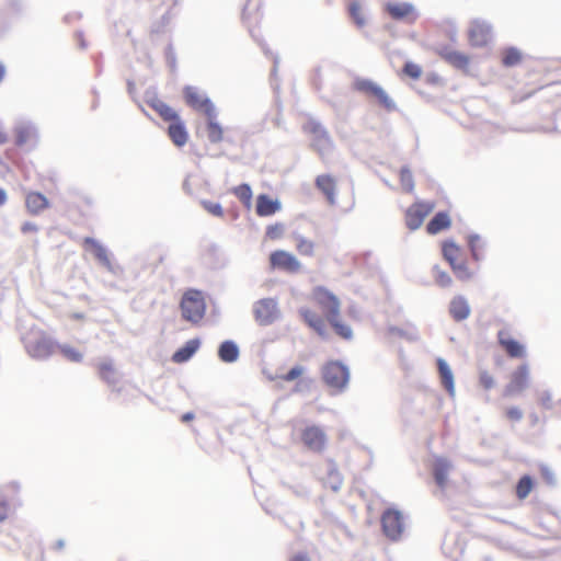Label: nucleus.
I'll return each mask as SVG.
<instances>
[{"mask_svg": "<svg viewBox=\"0 0 561 561\" xmlns=\"http://www.w3.org/2000/svg\"><path fill=\"white\" fill-rule=\"evenodd\" d=\"M180 307L184 320L193 324L201 322L206 312V302L203 291L193 288L186 290L182 297Z\"/></svg>", "mask_w": 561, "mask_h": 561, "instance_id": "1", "label": "nucleus"}, {"mask_svg": "<svg viewBox=\"0 0 561 561\" xmlns=\"http://www.w3.org/2000/svg\"><path fill=\"white\" fill-rule=\"evenodd\" d=\"M321 377L328 387L343 390L350 381V369L341 360H329L321 368Z\"/></svg>", "mask_w": 561, "mask_h": 561, "instance_id": "2", "label": "nucleus"}, {"mask_svg": "<svg viewBox=\"0 0 561 561\" xmlns=\"http://www.w3.org/2000/svg\"><path fill=\"white\" fill-rule=\"evenodd\" d=\"M354 88L368 96L375 98L379 105L387 112L390 113L398 110L396 102L388 95L385 89L373 80L356 78L354 81Z\"/></svg>", "mask_w": 561, "mask_h": 561, "instance_id": "3", "label": "nucleus"}, {"mask_svg": "<svg viewBox=\"0 0 561 561\" xmlns=\"http://www.w3.org/2000/svg\"><path fill=\"white\" fill-rule=\"evenodd\" d=\"M253 316L261 327L273 324L279 318L277 301L274 298H262L253 305Z\"/></svg>", "mask_w": 561, "mask_h": 561, "instance_id": "4", "label": "nucleus"}, {"mask_svg": "<svg viewBox=\"0 0 561 561\" xmlns=\"http://www.w3.org/2000/svg\"><path fill=\"white\" fill-rule=\"evenodd\" d=\"M304 130L313 136V147L321 154L332 149L333 142L327 128L317 119L310 118L304 125Z\"/></svg>", "mask_w": 561, "mask_h": 561, "instance_id": "5", "label": "nucleus"}, {"mask_svg": "<svg viewBox=\"0 0 561 561\" xmlns=\"http://www.w3.org/2000/svg\"><path fill=\"white\" fill-rule=\"evenodd\" d=\"M381 528L387 538L398 540L404 528L402 513L396 508H387L381 516Z\"/></svg>", "mask_w": 561, "mask_h": 561, "instance_id": "6", "label": "nucleus"}, {"mask_svg": "<svg viewBox=\"0 0 561 561\" xmlns=\"http://www.w3.org/2000/svg\"><path fill=\"white\" fill-rule=\"evenodd\" d=\"M58 342L47 335H39L34 340H27L25 348L30 356L36 359H46L55 353Z\"/></svg>", "mask_w": 561, "mask_h": 561, "instance_id": "7", "label": "nucleus"}, {"mask_svg": "<svg viewBox=\"0 0 561 561\" xmlns=\"http://www.w3.org/2000/svg\"><path fill=\"white\" fill-rule=\"evenodd\" d=\"M183 98L188 106L204 111L207 118H216L217 113L211 100L208 96H202L195 87L185 85Z\"/></svg>", "mask_w": 561, "mask_h": 561, "instance_id": "8", "label": "nucleus"}, {"mask_svg": "<svg viewBox=\"0 0 561 561\" xmlns=\"http://www.w3.org/2000/svg\"><path fill=\"white\" fill-rule=\"evenodd\" d=\"M313 297L324 312L325 319L331 316H340V300L339 298L323 286L314 288Z\"/></svg>", "mask_w": 561, "mask_h": 561, "instance_id": "9", "label": "nucleus"}, {"mask_svg": "<svg viewBox=\"0 0 561 561\" xmlns=\"http://www.w3.org/2000/svg\"><path fill=\"white\" fill-rule=\"evenodd\" d=\"M270 265L272 270H279L287 273H297L300 268V262L297 257L285 250L273 251L270 254Z\"/></svg>", "mask_w": 561, "mask_h": 561, "instance_id": "10", "label": "nucleus"}, {"mask_svg": "<svg viewBox=\"0 0 561 561\" xmlns=\"http://www.w3.org/2000/svg\"><path fill=\"white\" fill-rule=\"evenodd\" d=\"M470 44L474 47H484L492 38V26L483 20H473L468 31Z\"/></svg>", "mask_w": 561, "mask_h": 561, "instance_id": "11", "label": "nucleus"}, {"mask_svg": "<svg viewBox=\"0 0 561 561\" xmlns=\"http://www.w3.org/2000/svg\"><path fill=\"white\" fill-rule=\"evenodd\" d=\"M529 380V366L524 363L512 373L510 382L505 386L504 396L511 397L527 388Z\"/></svg>", "mask_w": 561, "mask_h": 561, "instance_id": "12", "label": "nucleus"}, {"mask_svg": "<svg viewBox=\"0 0 561 561\" xmlns=\"http://www.w3.org/2000/svg\"><path fill=\"white\" fill-rule=\"evenodd\" d=\"M436 53L455 69L468 72L470 59L466 54L450 49L447 45L437 47Z\"/></svg>", "mask_w": 561, "mask_h": 561, "instance_id": "13", "label": "nucleus"}, {"mask_svg": "<svg viewBox=\"0 0 561 561\" xmlns=\"http://www.w3.org/2000/svg\"><path fill=\"white\" fill-rule=\"evenodd\" d=\"M301 439L305 446L312 451L320 453L324 449L325 434L316 425L306 427L302 431Z\"/></svg>", "mask_w": 561, "mask_h": 561, "instance_id": "14", "label": "nucleus"}, {"mask_svg": "<svg viewBox=\"0 0 561 561\" xmlns=\"http://www.w3.org/2000/svg\"><path fill=\"white\" fill-rule=\"evenodd\" d=\"M431 210L432 206L425 203H416L410 206L405 211L407 227L410 230L419 229Z\"/></svg>", "mask_w": 561, "mask_h": 561, "instance_id": "15", "label": "nucleus"}, {"mask_svg": "<svg viewBox=\"0 0 561 561\" xmlns=\"http://www.w3.org/2000/svg\"><path fill=\"white\" fill-rule=\"evenodd\" d=\"M299 316L321 339L327 340L329 337L324 320L316 311L308 308H300Z\"/></svg>", "mask_w": 561, "mask_h": 561, "instance_id": "16", "label": "nucleus"}, {"mask_svg": "<svg viewBox=\"0 0 561 561\" xmlns=\"http://www.w3.org/2000/svg\"><path fill=\"white\" fill-rule=\"evenodd\" d=\"M282 209L278 198H272L268 194L262 193L256 196L255 213L260 217H270Z\"/></svg>", "mask_w": 561, "mask_h": 561, "instance_id": "17", "label": "nucleus"}, {"mask_svg": "<svg viewBox=\"0 0 561 561\" xmlns=\"http://www.w3.org/2000/svg\"><path fill=\"white\" fill-rule=\"evenodd\" d=\"M169 123L170 124L168 126L167 134L170 140L176 147H183L188 139V133L185 123L181 119L180 115H178V118L170 119Z\"/></svg>", "mask_w": 561, "mask_h": 561, "instance_id": "18", "label": "nucleus"}, {"mask_svg": "<svg viewBox=\"0 0 561 561\" xmlns=\"http://www.w3.org/2000/svg\"><path fill=\"white\" fill-rule=\"evenodd\" d=\"M145 102L156 111L159 116L164 121L169 122L172 118H178V112H175L170 105L157 98L154 93L150 91L145 92Z\"/></svg>", "mask_w": 561, "mask_h": 561, "instance_id": "19", "label": "nucleus"}, {"mask_svg": "<svg viewBox=\"0 0 561 561\" xmlns=\"http://www.w3.org/2000/svg\"><path fill=\"white\" fill-rule=\"evenodd\" d=\"M83 245L93 254L101 265L106 267L108 271L112 270L108 251L101 242L92 237H85L83 239Z\"/></svg>", "mask_w": 561, "mask_h": 561, "instance_id": "20", "label": "nucleus"}, {"mask_svg": "<svg viewBox=\"0 0 561 561\" xmlns=\"http://www.w3.org/2000/svg\"><path fill=\"white\" fill-rule=\"evenodd\" d=\"M15 145L22 147L33 139H37V128L31 122H20L14 126Z\"/></svg>", "mask_w": 561, "mask_h": 561, "instance_id": "21", "label": "nucleus"}, {"mask_svg": "<svg viewBox=\"0 0 561 561\" xmlns=\"http://www.w3.org/2000/svg\"><path fill=\"white\" fill-rule=\"evenodd\" d=\"M217 356L225 364H233L240 357V347L236 341L225 340L218 345Z\"/></svg>", "mask_w": 561, "mask_h": 561, "instance_id": "22", "label": "nucleus"}, {"mask_svg": "<svg viewBox=\"0 0 561 561\" xmlns=\"http://www.w3.org/2000/svg\"><path fill=\"white\" fill-rule=\"evenodd\" d=\"M450 468L451 463L447 458L437 457L434 461L432 474L435 483L440 489H444L446 486Z\"/></svg>", "mask_w": 561, "mask_h": 561, "instance_id": "23", "label": "nucleus"}, {"mask_svg": "<svg viewBox=\"0 0 561 561\" xmlns=\"http://www.w3.org/2000/svg\"><path fill=\"white\" fill-rule=\"evenodd\" d=\"M470 306L468 300L463 296H456L449 304V313L451 318L457 321L466 320L470 314Z\"/></svg>", "mask_w": 561, "mask_h": 561, "instance_id": "24", "label": "nucleus"}, {"mask_svg": "<svg viewBox=\"0 0 561 561\" xmlns=\"http://www.w3.org/2000/svg\"><path fill=\"white\" fill-rule=\"evenodd\" d=\"M201 341L198 339H191L179 347L172 355V360L176 364L188 362L194 354L198 351Z\"/></svg>", "mask_w": 561, "mask_h": 561, "instance_id": "25", "label": "nucleus"}, {"mask_svg": "<svg viewBox=\"0 0 561 561\" xmlns=\"http://www.w3.org/2000/svg\"><path fill=\"white\" fill-rule=\"evenodd\" d=\"M451 220L447 211H437L426 224V232L431 236L437 234L450 227Z\"/></svg>", "mask_w": 561, "mask_h": 561, "instance_id": "26", "label": "nucleus"}, {"mask_svg": "<svg viewBox=\"0 0 561 561\" xmlns=\"http://www.w3.org/2000/svg\"><path fill=\"white\" fill-rule=\"evenodd\" d=\"M436 364L443 387L448 391L450 396H454L455 380L449 364L444 358L440 357L437 358Z\"/></svg>", "mask_w": 561, "mask_h": 561, "instance_id": "27", "label": "nucleus"}, {"mask_svg": "<svg viewBox=\"0 0 561 561\" xmlns=\"http://www.w3.org/2000/svg\"><path fill=\"white\" fill-rule=\"evenodd\" d=\"M385 9L396 21H401L408 18L415 10L414 5L410 2H388Z\"/></svg>", "mask_w": 561, "mask_h": 561, "instance_id": "28", "label": "nucleus"}, {"mask_svg": "<svg viewBox=\"0 0 561 561\" xmlns=\"http://www.w3.org/2000/svg\"><path fill=\"white\" fill-rule=\"evenodd\" d=\"M316 186L325 195L330 205L335 204V181L331 175H318Z\"/></svg>", "mask_w": 561, "mask_h": 561, "instance_id": "29", "label": "nucleus"}, {"mask_svg": "<svg viewBox=\"0 0 561 561\" xmlns=\"http://www.w3.org/2000/svg\"><path fill=\"white\" fill-rule=\"evenodd\" d=\"M25 204L31 214H38L43 209L47 208L49 205V202L47 197L38 192H31L26 195Z\"/></svg>", "mask_w": 561, "mask_h": 561, "instance_id": "30", "label": "nucleus"}, {"mask_svg": "<svg viewBox=\"0 0 561 561\" xmlns=\"http://www.w3.org/2000/svg\"><path fill=\"white\" fill-rule=\"evenodd\" d=\"M500 344L512 358H522L526 355L525 346L513 337L503 339L500 336Z\"/></svg>", "mask_w": 561, "mask_h": 561, "instance_id": "31", "label": "nucleus"}, {"mask_svg": "<svg viewBox=\"0 0 561 561\" xmlns=\"http://www.w3.org/2000/svg\"><path fill=\"white\" fill-rule=\"evenodd\" d=\"M99 376L110 386H115L117 378L115 376L114 365L112 359H106L99 365Z\"/></svg>", "mask_w": 561, "mask_h": 561, "instance_id": "32", "label": "nucleus"}, {"mask_svg": "<svg viewBox=\"0 0 561 561\" xmlns=\"http://www.w3.org/2000/svg\"><path fill=\"white\" fill-rule=\"evenodd\" d=\"M534 488V479L529 474L522 476L516 485L515 493L519 500L526 499Z\"/></svg>", "mask_w": 561, "mask_h": 561, "instance_id": "33", "label": "nucleus"}, {"mask_svg": "<svg viewBox=\"0 0 561 561\" xmlns=\"http://www.w3.org/2000/svg\"><path fill=\"white\" fill-rule=\"evenodd\" d=\"M328 322L333 328L334 332L344 340H351L353 337V330L348 324H345L339 320V316L328 317Z\"/></svg>", "mask_w": 561, "mask_h": 561, "instance_id": "34", "label": "nucleus"}, {"mask_svg": "<svg viewBox=\"0 0 561 561\" xmlns=\"http://www.w3.org/2000/svg\"><path fill=\"white\" fill-rule=\"evenodd\" d=\"M232 193L244 205L245 208L250 209L252 206V188L248 183H241L232 188Z\"/></svg>", "mask_w": 561, "mask_h": 561, "instance_id": "35", "label": "nucleus"}, {"mask_svg": "<svg viewBox=\"0 0 561 561\" xmlns=\"http://www.w3.org/2000/svg\"><path fill=\"white\" fill-rule=\"evenodd\" d=\"M347 12L354 24L362 28L366 25L365 15L362 12V7L357 0H353L348 3Z\"/></svg>", "mask_w": 561, "mask_h": 561, "instance_id": "36", "label": "nucleus"}, {"mask_svg": "<svg viewBox=\"0 0 561 561\" xmlns=\"http://www.w3.org/2000/svg\"><path fill=\"white\" fill-rule=\"evenodd\" d=\"M207 137H208L209 142H211V144H218L224 139L222 127L216 121V118H208Z\"/></svg>", "mask_w": 561, "mask_h": 561, "instance_id": "37", "label": "nucleus"}, {"mask_svg": "<svg viewBox=\"0 0 561 561\" xmlns=\"http://www.w3.org/2000/svg\"><path fill=\"white\" fill-rule=\"evenodd\" d=\"M400 184L407 193H413L415 183L412 171L409 165H402L399 171Z\"/></svg>", "mask_w": 561, "mask_h": 561, "instance_id": "38", "label": "nucleus"}, {"mask_svg": "<svg viewBox=\"0 0 561 561\" xmlns=\"http://www.w3.org/2000/svg\"><path fill=\"white\" fill-rule=\"evenodd\" d=\"M387 331L389 335H394L410 342H414L419 339V334L415 328L403 329L396 325H389Z\"/></svg>", "mask_w": 561, "mask_h": 561, "instance_id": "39", "label": "nucleus"}, {"mask_svg": "<svg viewBox=\"0 0 561 561\" xmlns=\"http://www.w3.org/2000/svg\"><path fill=\"white\" fill-rule=\"evenodd\" d=\"M522 60V53L516 47H507L502 55V64L505 67H514Z\"/></svg>", "mask_w": 561, "mask_h": 561, "instance_id": "40", "label": "nucleus"}, {"mask_svg": "<svg viewBox=\"0 0 561 561\" xmlns=\"http://www.w3.org/2000/svg\"><path fill=\"white\" fill-rule=\"evenodd\" d=\"M57 350H59L64 357L69 362L80 363L83 359L82 353L70 345L58 343Z\"/></svg>", "mask_w": 561, "mask_h": 561, "instance_id": "41", "label": "nucleus"}, {"mask_svg": "<svg viewBox=\"0 0 561 561\" xmlns=\"http://www.w3.org/2000/svg\"><path fill=\"white\" fill-rule=\"evenodd\" d=\"M305 369L306 368L301 365H295L286 374L277 376V377L270 376L268 378H270V380H274L275 378H280L282 380L289 382V381L300 379Z\"/></svg>", "mask_w": 561, "mask_h": 561, "instance_id": "42", "label": "nucleus"}, {"mask_svg": "<svg viewBox=\"0 0 561 561\" xmlns=\"http://www.w3.org/2000/svg\"><path fill=\"white\" fill-rule=\"evenodd\" d=\"M202 207L210 215L215 217H222L224 216V208L220 203L211 202L208 199H201Z\"/></svg>", "mask_w": 561, "mask_h": 561, "instance_id": "43", "label": "nucleus"}, {"mask_svg": "<svg viewBox=\"0 0 561 561\" xmlns=\"http://www.w3.org/2000/svg\"><path fill=\"white\" fill-rule=\"evenodd\" d=\"M297 251L301 255L312 256L314 252V243L304 237L297 239Z\"/></svg>", "mask_w": 561, "mask_h": 561, "instance_id": "44", "label": "nucleus"}, {"mask_svg": "<svg viewBox=\"0 0 561 561\" xmlns=\"http://www.w3.org/2000/svg\"><path fill=\"white\" fill-rule=\"evenodd\" d=\"M402 72L407 77H409L413 80H417L422 75V69L419 65H416L413 61H405L403 65V68H402Z\"/></svg>", "mask_w": 561, "mask_h": 561, "instance_id": "45", "label": "nucleus"}, {"mask_svg": "<svg viewBox=\"0 0 561 561\" xmlns=\"http://www.w3.org/2000/svg\"><path fill=\"white\" fill-rule=\"evenodd\" d=\"M313 385V379L310 377H301L297 380L295 387L293 388L291 392L294 393H300V392H308L310 391L311 387Z\"/></svg>", "mask_w": 561, "mask_h": 561, "instance_id": "46", "label": "nucleus"}, {"mask_svg": "<svg viewBox=\"0 0 561 561\" xmlns=\"http://www.w3.org/2000/svg\"><path fill=\"white\" fill-rule=\"evenodd\" d=\"M454 273L459 280H469L472 276V273L469 271L467 264L465 262H459L457 266H454Z\"/></svg>", "mask_w": 561, "mask_h": 561, "instance_id": "47", "label": "nucleus"}, {"mask_svg": "<svg viewBox=\"0 0 561 561\" xmlns=\"http://www.w3.org/2000/svg\"><path fill=\"white\" fill-rule=\"evenodd\" d=\"M284 229L285 227L280 222L270 225L266 227L265 236L272 240L278 239L283 236Z\"/></svg>", "mask_w": 561, "mask_h": 561, "instance_id": "48", "label": "nucleus"}, {"mask_svg": "<svg viewBox=\"0 0 561 561\" xmlns=\"http://www.w3.org/2000/svg\"><path fill=\"white\" fill-rule=\"evenodd\" d=\"M434 272L436 273V283L440 287H449L451 285V277L445 271H440L437 265L434 266Z\"/></svg>", "mask_w": 561, "mask_h": 561, "instance_id": "49", "label": "nucleus"}, {"mask_svg": "<svg viewBox=\"0 0 561 561\" xmlns=\"http://www.w3.org/2000/svg\"><path fill=\"white\" fill-rule=\"evenodd\" d=\"M458 251H459V247L457 245V243L454 240L448 239L443 242V245H442L443 257H447L448 255H456Z\"/></svg>", "mask_w": 561, "mask_h": 561, "instance_id": "50", "label": "nucleus"}, {"mask_svg": "<svg viewBox=\"0 0 561 561\" xmlns=\"http://www.w3.org/2000/svg\"><path fill=\"white\" fill-rule=\"evenodd\" d=\"M480 241V236L478 233H471L468 236V248L471 253V256L474 260H479L478 253V242Z\"/></svg>", "mask_w": 561, "mask_h": 561, "instance_id": "51", "label": "nucleus"}, {"mask_svg": "<svg viewBox=\"0 0 561 561\" xmlns=\"http://www.w3.org/2000/svg\"><path fill=\"white\" fill-rule=\"evenodd\" d=\"M445 33L450 42L455 43L457 41L458 28L453 20L445 21Z\"/></svg>", "mask_w": 561, "mask_h": 561, "instance_id": "52", "label": "nucleus"}, {"mask_svg": "<svg viewBox=\"0 0 561 561\" xmlns=\"http://www.w3.org/2000/svg\"><path fill=\"white\" fill-rule=\"evenodd\" d=\"M479 382L485 390L492 389L495 385L494 378L486 370L480 373Z\"/></svg>", "mask_w": 561, "mask_h": 561, "instance_id": "53", "label": "nucleus"}, {"mask_svg": "<svg viewBox=\"0 0 561 561\" xmlns=\"http://www.w3.org/2000/svg\"><path fill=\"white\" fill-rule=\"evenodd\" d=\"M540 473L547 484L552 485V486L556 485L554 473L548 466H541Z\"/></svg>", "mask_w": 561, "mask_h": 561, "instance_id": "54", "label": "nucleus"}, {"mask_svg": "<svg viewBox=\"0 0 561 561\" xmlns=\"http://www.w3.org/2000/svg\"><path fill=\"white\" fill-rule=\"evenodd\" d=\"M165 59H167V62L169 65V67L171 68V70H175L176 68V57H175V51L172 47L171 44H169L167 47H165Z\"/></svg>", "mask_w": 561, "mask_h": 561, "instance_id": "55", "label": "nucleus"}, {"mask_svg": "<svg viewBox=\"0 0 561 561\" xmlns=\"http://www.w3.org/2000/svg\"><path fill=\"white\" fill-rule=\"evenodd\" d=\"M506 416L515 422H519L523 419V412L517 407H511L506 410Z\"/></svg>", "mask_w": 561, "mask_h": 561, "instance_id": "56", "label": "nucleus"}, {"mask_svg": "<svg viewBox=\"0 0 561 561\" xmlns=\"http://www.w3.org/2000/svg\"><path fill=\"white\" fill-rule=\"evenodd\" d=\"M539 401H540V404L547 410H550L553 407L552 396H551L550 391H548V390L543 391L540 394Z\"/></svg>", "mask_w": 561, "mask_h": 561, "instance_id": "57", "label": "nucleus"}, {"mask_svg": "<svg viewBox=\"0 0 561 561\" xmlns=\"http://www.w3.org/2000/svg\"><path fill=\"white\" fill-rule=\"evenodd\" d=\"M9 8L15 14H22L25 5L22 0H9Z\"/></svg>", "mask_w": 561, "mask_h": 561, "instance_id": "58", "label": "nucleus"}, {"mask_svg": "<svg viewBox=\"0 0 561 561\" xmlns=\"http://www.w3.org/2000/svg\"><path fill=\"white\" fill-rule=\"evenodd\" d=\"M312 85L317 91L321 89V69L319 67L314 69L312 77Z\"/></svg>", "mask_w": 561, "mask_h": 561, "instance_id": "59", "label": "nucleus"}, {"mask_svg": "<svg viewBox=\"0 0 561 561\" xmlns=\"http://www.w3.org/2000/svg\"><path fill=\"white\" fill-rule=\"evenodd\" d=\"M291 490L298 497H307L309 495V490L304 485L291 486Z\"/></svg>", "mask_w": 561, "mask_h": 561, "instance_id": "60", "label": "nucleus"}, {"mask_svg": "<svg viewBox=\"0 0 561 561\" xmlns=\"http://www.w3.org/2000/svg\"><path fill=\"white\" fill-rule=\"evenodd\" d=\"M21 230L23 233H28L37 230V226L34 222L26 221L22 225Z\"/></svg>", "mask_w": 561, "mask_h": 561, "instance_id": "61", "label": "nucleus"}, {"mask_svg": "<svg viewBox=\"0 0 561 561\" xmlns=\"http://www.w3.org/2000/svg\"><path fill=\"white\" fill-rule=\"evenodd\" d=\"M8 517V504L5 501L0 502V522H4Z\"/></svg>", "mask_w": 561, "mask_h": 561, "instance_id": "62", "label": "nucleus"}, {"mask_svg": "<svg viewBox=\"0 0 561 561\" xmlns=\"http://www.w3.org/2000/svg\"><path fill=\"white\" fill-rule=\"evenodd\" d=\"M126 84H127L128 94L131 96V99H135V93H136L135 81L133 79H127Z\"/></svg>", "mask_w": 561, "mask_h": 561, "instance_id": "63", "label": "nucleus"}, {"mask_svg": "<svg viewBox=\"0 0 561 561\" xmlns=\"http://www.w3.org/2000/svg\"><path fill=\"white\" fill-rule=\"evenodd\" d=\"M290 561H311L306 552H298L291 557Z\"/></svg>", "mask_w": 561, "mask_h": 561, "instance_id": "64", "label": "nucleus"}]
</instances>
